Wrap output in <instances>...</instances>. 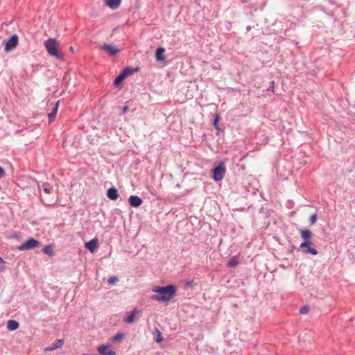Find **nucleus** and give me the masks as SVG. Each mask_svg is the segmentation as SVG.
<instances>
[{
	"mask_svg": "<svg viewBox=\"0 0 355 355\" xmlns=\"http://www.w3.org/2000/svg\"><path fill=\"white\" fill-rule=\"evenodd\" d=\"M300 233L301 238L304 240V241H306L312 239L313 232L310 230L302 229L300 230Z\"/></svg>",
	"mask_w": 355,
	"mask_h": 355,
	"instance_id": "12",
	"label": "nucleus"
},
{
	"mask_svg": "<svg viewBox=\"0 0 355 355\" xmlns=\"http://www.w3.org/2000/svg\"><path fill=\"white\" fill-rule=\"evenodd\" d=\"M21 236V232H15L12 235L10 236V239H19Z\"/></svg>",
	"mask_w": 355,
	"mask_h": 355,
	"instance_id": "32",
	"label": "nucleus"
},
{
	"mask_svg": "<svg viewBox=\"0 0 355 355\" xmlns=\"http://www.w3.org/2000/svg\"><path fill=\"white\" fill-rule=\"evenodd\" d=\"M110 345H101L97 348L98 352L101 355H116V353L113 350H108Z\"/></svg>",
	"mask_w": 355,
	"mask_h": 355,
	"instance_id": "10",
	"label": "nucleus"
},
{
	"mask_svg": "<svg viewBox=\"0 0 355 355\" xmlns=\"http://www.w3.org/2000/svg\"><path fill=\"white\" fill-rule=\"evenodd\" d=\"M121 0H105V4L111 9L115 10L119 8Z\"/></svg>",
	"mask_w": 355,
	"mask_h": 355,
	"instance_id": "15",
	"label": "nucleus"
},
{
	"mask_svg": "<svg viewBox=\"0 0 355 355\" xmlns=\"http://www.w3.org/2000/svg\"><path fill=\"white\" fill-rule=\"evenodd\" d=\"M293 248H295V246H293V248H291V252H293Z\"/></svg>",
	"mask_w": 355,
	"mask_h": 355,
	"instance_id": "42",
	"label": "nucleus"
},
{
	"mask_svg": "<svg viewBox=\"0 0 355 355\" xmlns=\"http://www.w3.org/2000/svg\"><path fill=\"white\" fill-rule=\"evenodd\" d=\"M310 311V307L309 305H304L300 309V313L306 314Z\"/></svg>",
	"mask_w": 355,
	"mask_h": 355,
	"instance_id": "27",
	"label": "nucleus"
},
{
	"mask_svg": "<svg viewBox=\"0 0 355 355\" xmlns=\"http://www.w3.org/2000/svg\"><path fill=\"white\" fill-rule=\"evenodd\" d=\"M128 110H129V107L128 106L123 107V108L121 109L120 114L121 115L124 114L125 113H126L128 111Z\"/></svg>",
	"mask_w": 355,
	"mask_h": 355,
	"instance_id": "34",
	"label": "nucleus"
},
{
	"mask_svg": "<svg viewBox=\"0 0 355 355\" xmlns=\"http://www.w3.org/2000/svg\"><path fill=\"white\" fill-rule=\"evenodd\" d=\"M124 79L122 78V76H121L119 74L116 77V78L114 79V84L116 85V86H119L120 85V84L122 83V81Z\"/></svg>",
	"mask_w": 355,
	"mask_h": 355,
	"instance_id": "26",
	"label": "nucleus"
},
{
	"mask_svg": "<svg viewBox=\"0 0 355 355\" xmlns=\"http://www.w3.org/2000/svg\"><path fill=\"white\" fill-rule=\"evenodd\" d=\"M101 49L108 55L112 56H115L119 53V50L118 49L109 44H104Z\"/></svg>",
	"mask_w": 355,
	"mask_h": 355,
	"instance_id": "7",
	"label": "nucleus"
},
{
	"mask_svg": "<svg viewBox=\"0 0 355 355\" xmlns=\"http://www.w3.org/2000/svg\"><path fill=\"white\" fill-rule=\"evenodd\" d=\"M165 49L163 47H159L156 49L155 51V58L159 61H164L166 60V58L164 56V53Z\"/></svg>",
	"mask_w": 355,
	"mask_h": 355,
	"instance_id": "18",
	"label": "nucleus"
},
{
	"mask_svg": "<svg viewBox=\"0 0 355 355\" xmlns=\"http://www.w3.org/2000/svg\"><path fill=\"white\" fill-rule=\"evenodd\" d=\"M85 246L86 249H87L90 252L93 253L98 246V239L97 238H94L89 241L86 242Z\"/></svg>",
	"mask_w": 355,
	"mask_h": 355,
	"instance_id": "8",
	"label": "nucleus"
},
{
	"mask_svg": "<svg viewBox=\"0 0 355 355\" xmlns=\"http://www.w3.org/2000/svg\"><path fill=\"white\" fill-rule=\"evenodd\" d=\"M193 285V281H190V282H187L185 284V286L187 287H190V286H192Z\"/></svg>",
	"mask_w": 355,
	"mask_h": 355,
	"instance_id": "36",
	"label": "nucleus"
},
{
	"mask_svg": "<svg viewBox=\"0 0 355 355\" xmlns=\"http://www.w3.org/2000/svg\"><path fill=\"white\" fill-rule=\"evenodd\" d=\"M42 189L44 193L46 195L51 194L53 192V187L49 182L42 184Z\"/></svg>",
	"mask_w": 355,
	"mask_h": 355,
	"instance_id": "21",
	"label": "nucleus"
},
{
	"mask_svg": "<svg viewBox=\"0 0 355 355\" xmlns=\"http://www.w3.org/2000/svg\"><path fill=\"white\" fill-rule=\"evenodd\" d=\"M107 196L112 200H116L119 197L118 191L114 187H111L107 191Z\"/></svg>",
	"mask_w": 355,
	"mask_h": 355,
	"instance_id": "13",
	"label": "nucleus"
},
{
	"mask_svg": "<svg viewBox=\"0 0 355 355\" xmlns=\"http://www.w3.org/2000/svg\"><path fill=\"white\" fill-rule=\"evenodd\" d=\"M18 36L15 34L12 35L9 40L4 41L3 44L5 45V51L8 52L14 49L18 44Z\"/></svg>",
	"mask_w": 355,
	"mask_h": 355,
	"instance_id": "6",
	"label": "nucleus"
},
{
	"mask_svg": "<svg viewBox=\"0 0 355 355\" xmlns=\"http://www.w3.org/2000/svg\"><path fill=\"white\" fill-rule=\"evenodd\" d=\"M293 248H295V246H293V248H291V252H293Z\"/></svg>",
	"mask_w": 355,
	"mask_h": 355,
	"instance_id": "40",
	"label": "nucleus"
},
{
	"mask_svg": "<svg viewBox=\"0 0 355 355\" xmlns=\"http://www.w3.org/2000/svg\"><path fill=\"white\" fill-rule=\"evenodd\" d=\"M42 252H43V253H44L45 254H46L49 257H52L54 255L53 246L51 245H45L42 248Z\"/></svg>",
	"mask_w": 355,
	"mask_h": 355,
	"instance_id": "22",
	"label": "nucleus"
},
{
	"mask_svg": "<svg viewBox=\"0 0 355 355\" xmlns=\"http://www.w3.org/2000/svg\"><path fill=\"white\" fill-rule=\"evenodd\" d=\"M313 245V242L311 240L303 241L300 245V248L301 249L302 252L305 254H312V255H317L318 254V251L314 248H312L311 245Z\"/></svg>",
	"mask_w": 355,
	"mask_h": 355,
	"instance_id": "5",
	"label": "nucleus"
},
{
	"mask_svg": "<svg viewBox=\"0 0 355 355\" xmlns=\"http://www.w3.org/2000/svg\"><path fill=\"white\" fill-rule=\"evenodd\" d=\"M293 248H295V246H293V248H291V252H293Z\"/></svg>",
	"mask_w": 355,
	"mask_h": 355,
	"instance_id": "41",
	"label": "nucleus"
},
{
	"mask_svg": "<svg viewBox=\"0 0 355 355\" xmlns=\"http://www.w3.org/2000/svg\"><path fill=\"white\" fill-rule=\"evenodd\" d=\"M128 202L131 207H138L142 204L143 200L139 196L132 195L129 197Z\"/></svg>",
	"mask_w": 355,
	"mask_h": 355,
	"instance_id": "9",
	"label": "nucleus"
},
{
	"mask_svg": "<svg viewBox=\"0 0 355 355\" xmlns=\"http://www.w3.org/2000/svg\"><path fill=\"white\" fill-rule=\"evenodd\" d=\"M219 118H220V117H219V115H218V114H216V116H215V119H214V123H213V124H214V125L215 128H216V130H220V128H219V126H218V121H219Z\"/></svg>",
	"mask_w": 355,
	"mask_h": 355,
	"instance_id": "28",
	"label": "nucleus"
},
{
	"mask_svg": "<svg viewBox=\"0 0 355 355\" xmlns=\"http://www.w3.org/2000/svg\"><path fill=\"white\" fill-rule=\"evenodd\" d=\"M70 51L73 52V48L71 46L70 47Z\"/></svg>",
	"mask_w": 355,
	"mask_h": 355,
	"instance_id": "39",
	"label": "nucleus"
},
{
	"mask_svg": "<svg viewBox=\"0 0 355 355\" xmlns=\"http://www.w3.org/2000/svg\"><path fill=\"white\" fill-rule=\"evenodd\" d=\"M58 106H59V101H57L53 105L51 112L48 114L49 123H51L52 121H53L55 120L56 114H57V112L58 110Z\"/></svg>",
	"mask_w": 355,
	"mask_h": 355,
	"instance_id": "14",
	"label": "nucleus"
},
{
	"mask_svg": "<svg viewBox=\"0 0 355 355\" xmlns=\"http://www.w3.org/2000/svg\"><path fill=\"white\" fill-rule=\"evenodd\" d=\"M19 322L15 320H9L7 322V329L9 331H15L19 328Z\"/></svg>",
	"mask_w": 355,
	"mask_h": 355,
	"instance_id": "17",
	"label": "nucleus"
},
{
	"mask_svg": "<svg viewBox=\"0 0 355 355\" xmlns=\"http://www.w3.org/2000/svg\"><path fill=\"white\" fill-rule=\"evenodd\" d=\"M274 87H275V81H271L270 82V85L267 89V91H271V92H274Z\"/></svg>",
	"mask_w": 355,
	"mask_h": 355,
	"instance_id": "33",
	"label": "nucleus"
},
{
	"mask_svg": "<svg viewBox=\"0 0 355 355\" xmlns=\"http://www.w3.org/2000/svg\"><path fill=\"white\" fill-rule=\"evenodd\" d=\"M317 220V214L316 213L312 214L309 218V222L311 223V225H313L315 223Z\"/></svg>",
	"mask_w": 355,
	"mask_h": 355,
	"instance_id": "30",
	"label": "nucleus"
},
{
	"mask_svg": "<svg viewBox=\"0 0 355 355\" xmlns=\"http://www.w3.org/2000/svg\"><path fill=\"white\" fill-rule=\"evenodd\" d=\"M156 332L157 334V337L156 338V342L157 343H160L163 340V338L162 336V333L158 329H156Z\"/></svg>",
	"mask_w": 355,
	"mask_h": 355,
	"instance_id": "29",
	"label": "nucleus"
},
{
	"mask_svg": "<svg viewBox=\"0 0 355 355\" xmlns=\"http://www.w3.org/2000/svg\"><path fill=\"white\" fill-rule=\"evenodd\" d=\"M177 286L173 284H169L165 286H156L153 288L155 294L151 298L158 302H166L170 300L175 294Z\"/></svg>",
	"mask_w": 355,
	"mask_h": 355,
	"instance_id": "1",
	"label": "nucleus"
},
{
	"mask_svg": "<svg viewBox=\"0 0 355 355\" xmlns=\"http://www.w3.org/2000/svg\"><path fill=\"white\" fill-rule=\"evenodd\" d=\"M40 198L43 203L45 204L46 205H51V201L49 200L48 198H43L42 196H40Z\"/></svg>",
	"mask_w": 355,
	"mask_h": 355,
	"instance_id": "31",
	"label": "nucleus"
},
{
	"mask_svg": "<svg viewBox=\"0 0 355 355\" xmlns=\"http://www.w3.org/2000/svg\"><path fill=\"white\" fill-rule=\"evenodd\" d=\"M239 265V260L236 257H231L226 264L228 268H234Z\"/></svg>",
	"mask_w": 355,
	"mask_h": 355,
	"instance_id": "19",
	"label": "nucleus"
},
{
	"mask_svg": "<svg viewBox=\"0 0 355 355\" xmlns=\"http://www.w3.org/2000/svg\"><path fill=\"white\" fill-rule=\"evenodd\" d=\"M0 263H1L2 264H5V261H3L2 257H0Z\"/></svg>",
	"mask_w": 355,
	"mask_h": 355,
	"instance_id": "38",
	"label": "nucleus"
},
{
	"mask_svg": "<svg viewBox=\"0 0 355 355\" xmlns=\"http://www.w3.org/2000/svg\"><path fill=\"white\" fill-rule=\"evenodd\" d=\"M44 46L49 55L57 59H62L63 55L58 51L59 44L55 38H50L45 41Z\"/></svg>",
	"mask_w": 355,
	"mask_h": 355,
	"instance_id": "3",
	"label": "nucleus"
},
{
	"mask_svg": "<svg viewBox=\"0 0 355 355\" xmlns=\"http://www.w3.org/2000/svg\"><path fill=\"white\" fill-rule=\"evenodd\" d=\"M124 334L122 333H118L116 334L113 338L112 340L113 342H120L123 338Z\"/></svg>",
	"mask_w": 355,
	"mask_h": 355,
	"instance_id": "24",
	"label": "nucleus"
},
{
	"mask_svg": "<svg viewBox=\"0 0 355 355\" xmlns=\"http://www.w3.org/2000/svg\"><path fill=\"white\" fill-rule=\"evenodd\" d=\"M176 162H177V164H178L179 167L182 169V171L186 170L187 166L189 164V162H190L187 159L184 160V159H182V160H181V159H180L178 160H176Z\"/></svg>",
	"mask_w": 355,
	"mask_h": 355,
	"instance_id": "20",
	"label": "nucleus"
},
{
	"mask_svg": "<svg viewBox=\"0 0 355 355\" xmlns=\"http://www.w3.org/2000/svg\"><path fill=\"white\" fill-rule=\"evenodd\" d=\"M119 75H120L121 76H122V78H123V79H125V78H127V77H128V76H127V75H126L124 72H123V71H121V72L119 73Z\"/></svg>",
	"mask_w": 355,
	"mask_h": 355,
	"instance_id": "37",
	"label": "nucleus"
},
{
	"mask_svg": "<svg viewBox=\"0 0 355 355\" xmlns=\"http://www.w3.org/2000/svg\"><path fill=\"white\" fill-rule=\"evenodd\" d=\"M137 71V69H133L131 67H125L122 71L124 72L127 76L132 75L135 71Z\"/></svg>",
	"mask_w": 355,
	"mask_h": 355,
	"instance_id": "23",
	"label": "nucleus"
},
{
	"mask_svg": "<svg viewBox=\"0 0 355 355\" xmlns=\"http://www.w3.org/2000/svg\"><path fill=\"white\" fill-rule=\"evenodd\" d=\"M118 281H119V279L116 276H112L107 279V284L109 285H113V284H116Z\"/></svg>",
	"mask_w": 355,
	"mask_h": 355,
	"instance_id": "25",
	"label": "nucleus"
},
{
	"mask_svg": "<svg viewBox=\"0 0 355 355\" xmlns=\"http://www.w3.org/2000/svg\"><path fill=\"white\" fill-rule=\"evenodd\" d=\"M40 245V241L33 237H30L21 245L17 246V249L19 251L30 250L39 247Z\"/></svg>",
	"mask_w": 355,
	"mask_h": 355,
	"instance_id": "4",
	"label": "nucleus"
},
{
	"mask_svg": "<svg viewBox=\"0 0 355 355\" xmlns=\"http://www.w3.org/2000/svg\"><path fill=\"white\" fill-rule=\"evenodd\" d=\"M137 311V309H134L132 311L123 318V321L128 324L132 323L135 320V313Z\"/></svg>",
	"mask_w": 355,
	"mask_h": 355,
	"instance_id": "16",
	"label": "nucleus"
},
{
	"mask_svg": "<svg viewBox=\"0 0 355 355\" xmlns=\"http://www.w3.org/2000/svg\"><path fill=\"white\" fill-rule=\"evenodd\" d=\"M226 166L224 161L215 162L211 170V178L216 182L221 181L225 175Z\"/></svg>",
	"mask_w": 355,
	"mask_h": 355,
	"instance_id": "2",
	"label": "nucleus"
},
{
	"mask_svg": "<svg viewBox=\"0 0 355 355\" xmlns=\"http://www.w3.org/2000/svg\"><path fill=\"white\" fill-rule=\"evenodd\" d=\"M63 339H57L54 343H53L50 346L46 347L44 349V352L53 351L56 349L62 347L64 344Z\"/></svg>",
	"mask_w": 355,
	"mask_h": 355,
	"instance_id": "11",
	"label": "nucleus"
},
{
	"mask_svg": "<svg viewBox=\"0 0 355 355\" xmlns=\"http://www.w3.org/2000/svg\"><path fill=\"white\" fill-rule=\"evenodd\" d=\"M6 175V172L4 171V169L0 166V179L3 178Z\"/></svg>",
	"mask_w": 355,
	"mask_h": 355,
	"instance_id": "35",
	"label": "nucleus"
}]
</instances>
